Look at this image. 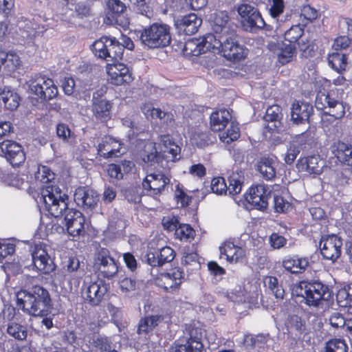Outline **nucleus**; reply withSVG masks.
Wrapping results in <instances>:
<instances>
[{
    "instance_id": "1",
    "label": "nucleus",
    "mask_w": 352,
    "mask_h": 352,
    "mask_svg": "<svg viewBox=\"0 0 352 352\" xmlns=\"http://www.w3.org/2000/svg\"><path fill=\"white\" fill-rule=\"evenodd\" d=\"M19 309L32 316H43L52 309L49 292L42 286L35 285L28 290L21 289L16 294Z\"/></svg>"
},
{
    "instance_id": "2",
    "label": "nucleus",
    "mask_w": 352,
    "mask_h": 352,
    "mask_svg": "<svg viewBox=\"0 0 352 352\" xmlns=\"http://www.w3.org/2000/svg\"><path fill=\"white\" fill-rule=\"evenodd\" d=\"M206 43H208L209 47H212L213 53L221 54L230 60H241L245 58L246 54L244 46L239 43L236 30L220 36L219 38L212 35H208Z\"/></svg>"
},
{
    "instance_id": "3",
    "label": "nucleus",
    "mask_w": 352,
    "mask_h": 352,
    "mask_svg": "<svg viewBox=\"0 0 352 352\" xmlns=\"http://www.w3.org/2000/svg\"><path fill=\"white\" fill-rule=\"evenodd\" d=\"M180 147L174 142L169 141L168 146L164 145V148L158 153L155 144L152 142H146L141 154L143 162L148 166L155 164L160 167H168V163L175 162L180 159Z\"/></svg>"
},
{
    "instance_id": "4",
    "label": "nucleus",
    "mask_w": 352,
    "mask_h": 352,
    "mask_svg": "<svg viewBox=\"0 0 352 352\" xmlns=\"http://www.w3.org/2000/svg\"><path fill=\"white\" fill-rule=\"evenodd\" d=\"M292 293L302 297L307 305L314 307H317L320 301H327L331 298L329 286L318 280L301 281L293 286Z\"/></svg>"
},
{
    "instance_id": "5",
    "label": "nucleus",
    "mask_w": 352,
    "mask_h": 352,
    "mask_svg": "<svg viewBox=\"0 0 352 352\" xmlns=\"http://www.w3.org/2000/svg\"><path fill=\"white\" fill-rule=\"evenodd\" d=\"M343 89H331L329 92H319L316 95L315 106L318 109L323 111L335 119L344 117L348 105L342 101Z\"/></svg>"
},
{
    "instance_id": "6",
    "label": "nucleus",
    "mask_w": 352,
    "mask_h": 352,
    "mask_svg": "<svg viewBox=\"0 0 352 352\" xmlns=\"http://www.w3.org/2000/svg\"><path fill=\"white\" fill-rule=\"evenodd\" d=\"M45 209L53 217L65 216V212L71 210L67 207L68 196L61 192L56 185L47 184L43 188L41 192Z\"/></svg>"
},
{
    "instance_id": "7",
    "label": "nucleus",
    "mask_w": 352,
    "mask_h": 352,
    "mask_svg": "<svg viewBox=\"0 0 352 352\" xmlns=\"http://www.w3.org/2000/svg\"><path fill=\"white\" fill-rule=\"evenodd\" d=\"M170 28L164 23H155L146 27L140 34V41L148 48L168 46L171 41Z\"/></svg>"
},
{
    "instance_id": "8",
    "label": "nucleus",
    "mask_w": 352,
    "mask_h": 352,
    "mask_svg": "<svg viewBox=\"0 0 352 352\" xmlns=\"http://www.w3.org/2000/svg\"><path fill=\"white\" fill-rule=\"evenodd\" d=\"M237 12L241 17L242 25L246 31L252 32L265 27V23L255 7L243 3L238 7Z\"/></svg>"
},
{
    "instance_id": "9",
    "label": "nucleus",
    "mask_w": 352,
    "mask_h": 352,
    "mask_svg": "<svg viewBox=\"0 0 352 352\" xmlns=\"http://www.w3.org/2000/svg\"><path fill=\"white\" fill-rule=\"evenodd\" d=\"M107 292V288L103 280L85 281L81 289V295L85 302L91 306L100 304Z\"/></svg>"
},
{
    "instance_id": "10",
    "label": "nucleus",
    "mask_w": 352,
    "mask_h": 352,
    "mask_svg": "<svg viewBox=\"0 0 352 352\" xmlns=\"http://www.w3.org/2000/svg\"><path fill=\"white\" fill-rule=\"evenodd\" d=\"M168 176L162 173L148 174L142 182V187L146 193L152 197L162 194L170 184Z\"/></svg>"
},
{
    "instance_id": "11",
    "label": "nucleus",
    "mask_w": 352,
    "mask_h": 352,
    "mask_svg": "<svg viewBox=\"0 0 352 352\" xmlns=\"http://www.w3.org/2000/svg\"><path fill=\"white\" fill-rule=\"evenodd\" d=\"M29 89L32 94L44 100H52L58 94L57 87L53 80L42 76L31 80Z\"/></svg>"
},
{
    "instance_id": "12",
    "label": "nucleus",
    "mask_w": 352,
    "mask_h": 352,
    "mask_svg": "<svg viewBox=\"0 0 352 352\" xmlns=\"http://www.w3.org/2000/svg\"><path fill=\"white\" fill-rule=\"evenodd\" d=\"M0 155L4 157L12 166H19L25 160L22 146L10 140H6L0 143Z\"/></svg>"
},
{
    "instance_id": "13",
    "label": "nucleus",
    "mask_w": 352,
    "mask_h": 352,
    "mask_svg": "<svg viewBox=\"0 0 352 352\" xmlns=\"http://www.w3.org/2000/svg\"><path fill=\"white\" fill-rule=\"evenodd\" d=\"M96 265L100 274L107 279H112L118 272V267L115 259L111 256L109 251L106 248H102L98 252Z\"/></svg>"
},
{
    "instance_id": "14",
    "label": "nucleus",
    "mask_w": 352,
    "mask_h": 352,
    "mask_svg": "<svg viewBox=\"0 0 352 352\" xmlns=\"http://www.w3.org/2000/svg\"><path fill=\"white\" fill-rule=\"evenodd\" d=\"M32 261L34 267L43 274H50L54 272L56 265L49 255L47 246L44 244L35 245L32 252Z\"/></svg>"
},
{
    "instance_id": "15",
    "label": "nucleus",
    "mask_w": 352,
    "mask_h": 352,
    "mask_svg": "<svg viewBox=\"0 0 352 352\" xmlns=\"http://www.w3.org/2000/svg\"><path fill=\"white\" fill-rule=\"evenodd\" d=\"M342 246V239L335 234L323 236L320 241V252L323 258L333 262L340 256Z\"/></svg>"
},
{
    "instance_id": "16",
    "label": "nucleus",
    "mask_w": 352,
    "mask_h": 352,
    "mask_svg": "<svg viewBox=\"0 0 352 352\" xmlns=\"http://www.w3.org/2000/svg\"><path fill=\"white\" fill-rule=\"evenodd\" d=\"M210 21L214 33L207 35H212L216 38L236 30L234 25L231 24L230 17L226 11L214 12L210 15Z\"/></svg>"
},
{
    "instance_id": "17",
    "label": "nucleus",
    "mask_w": 352,
    "mask_h": 352,
    "mask_svg": "<svg viewBox=\"0 0 352 352\" xmlns=\"http://www.w3.org/2000/svg\"><path fill=\"white\" fill-rule=\"evenodd\" d=\"M184 278V272L179 269H175L161 274L156 279V284L164 291L173 293L179 289Z\"/></svg>"
},
{
    "instance_id": "18",
    "label": "nucleus",
    "mask_w": 352,
    "mask_h": 352,
    "mask_svg": "<svg viewBox=\"0 0 352 352\" xmlns=\"http://www.w3.org/2000/svg\"><path fill=\"white\" fill-rule=\"evenodd\" d=\"M74 199L79 207L86 210H92L98 204L99 195L94 190L79 187L75 190Z\"/></svg>"
},
{
    "instance_id": "19",
    "label": "nucleus",
    "mask_w": 352,
    "mask_h": 352,
    "mask_svg": "<svg viewBox=\"0 0 352 352\" xmlns=\"http://www.w3.org/2000/svg\"><path fill=\"white\" fill-rule=\"evenodd\" d=\"M106 92L105 89L101 88L93 94L92 111L96 118L104 122L111 118V103L101 98Z\"/></svg>"
},
{
    "instance_id": "20",
    "label": "nucleus",
    "mask_w": 352,
    "mask_h": 352,
    "mask_svg": "<svg viewBox=\"0 0 352 352\" xmlns=\"http://www.w3.org/2000/svg\"><path fill=\"white\" fill-rule=\"evenodd\" d=\"M64 219L71 236H77L85 232V217L79 210L73 208L66 210Z\"/></svg>"
},
{
    "instance_id": "21",
    "label": "nucleus",
    "mask_w": 352,
    "mask_h": 352,
    "mask_svg": "<svg viewBox=\"0 0 352 352\" xmlns=\"http://www.w3.org/2000/svg\"><path fill=\"white\" fill-rule=\"evenodd\" d=\"M270 192L263 184H258L250 189L247 200L256 209L263 210L267 208Z\"/></svg>"
},
{
    "instance_id": "22",
    "label": "nucleus",
    "mask_w": 352,
    "mask_h": 352,
    "mask_svg": "<svg viewBox=\"0 0 352 352\" xmlns=\"http://www.w3.org/2000/svg\"><path fill=\"white\" fill-rule=\"evenodd\" d=\"M175 257V251L171 248L165 246L160 250L148 252L146 255V261L151 267H156L170 263Z\"/></svg>"
},
{
    "instance_id": "23",
    "label": "nucleus",
    "mask_w": 352,
    "mask_h": 352,
    "mask_svg": "<svg viewBox=\"0 0 352 352\" xmlns=\"http://www.w3.org/2000/svg\"><path fill=\"white\" fill-rule=\"evenodd\" d=\"M107 73L110 76L111 82L115 85H121L132 80L129 68L119 60L110 65Z\"/></svg>"
},
{
    "instance_id": "24",
    "label": "nucleus",
    "mask_w": 352,
    "mask_h": 352,
    "mask_svg": "<svg viewBox=\"0 0 352 352\" xmlns=\"http://www.w3.org/2000/svg\"><path fill=\"white\" fill-rule=\"evenodd\" d=\"M122 144L120 141L107 136L102 138L98 146V154L104 158H112L120 156Z\"/></svg>"
},
{
    "instance_id": "25",
    "label": "nucleus",
    "mask_w": 352,
    "mask_h": 352,
    "mask_svg": "<svg viewBox=\"0 0 352 352\" xmlns=\"http://www.w3.org/2000/svg\"><path fill=\"white\" fill-rule=\"evenodd\" d=\"M201 23V19L194 13L178 18L175 21L177 29L187 35H192L196 33Z\"/></svg>"
},
{
    "instance_id": "26",
    "label": "nucleus",
    "mask_w": 352,
    "mask_h": 352,
    "mask_svg": "<svg viewBox=\"0 0 352 352\" xmlns=\"http://www.w3.org/2000/svg\"><path fill=\"white\" fill-rule=\"evenodd\" d=\"M313 112L314 108L310 104L304 102H294L291 108L292 120L296 124L309 123Z\"/></svg>"
},
{
    "instance_id": "27",
    "label": "nucleus",
    "mask_w": 352,
    "mask_h": 352,
    "mask_svg": "<svg viewBox=\"0 0 352 352\" xmlns=\"http://www.w3.org/2000/svg\"><path fill=\"white\" fill-rule=\"evenodd\" d=\"M14 310L10 308L3 311L2 315L3 318H5L6 313H8L7 319L9 320L7 324L6 331L9 336L19 340H24L28 336L27 328L15 321L11 320L14 316Z\"/></svg>"
},
{
    "instance_id": "28",
    "label": "nucleus",
    "mask_w": 352,
    "mask_h": 352,
    "mask_svg": "<svg viewBox=\"0 0 352 352\" xmlns=\"http://www.w3.org/2000/svg\"><path fill=\"white\" fill-rule=\"evenodd\" d=\"M324 165V162L318 155H312L300 159L297 163V168L300 171L318 175L322 173Z\"/></svg>"
},
{
    "instance_id": "29",
    "label": "nucleus",
    "mask_w": 352,
    "mask_h": 352,
    "mask_svg": "<svg viewBox=\"0 0 352 352\" xmlns=\"http://www.w3.org/2000/svg\"><path fill=\"white\" fill-rule=\"evenodd\" d=\"M282 109L278 105H272L266 110L264 120L267 122L266 128L274 131L280 129L282 126L283 120Z\"/></svg>"
},
{
    "instance_id": "30",
    "label": "nucleus",
    "mask_w": 352,
    "mask_h": 352,
    "mask_svg": "<svg viewBox=\"0 0 352 352\" xmlns=\"http://www.w3.org/2000/svg\"><path fill=\"white\" fill-rule=\"evenodd\" d=\"M331 153L340 163L352 166V146L342 142H334L331 146Z\"/></svg>"
},
{
    "instance_id": "31",
    "label": "nucleus",
    "mask_w": 352,
    "mask_h": 352,
    "mask_svg": "<svg viewBox=\"0 0 352 352\" xmlns=\"http://www.w3.org/2000/svg\"><path fill=\"white\" fill-rule=\"evenodd\" d=\"M208 35H206L201 40L190 39L188 40L184 46L183 51L188 56H199L208 51L212 52V47H209L206 43Z\"/></svg>"
},
{
    "instance_id": "32",
    "label": "nucleus",
    "mask_w": 352,
    "mask_h": 352,
    "mask_svg": "<svg viewBox=\"0 0 352 352\" xmlns=\"http://www.w3.org/2000/svg\"><path fill=\"white\" fill-rule=\"evenodd\" d=\"M283 267L292 274L302 273L309 266L307 258L298 256H289L283 261Z\"/></svg>"
},
{
    "instance_id": "33",
    "label": "nucleus",
    "mask_w": 352,
    "mask_h": 352,
    "mask_svg": "<svg viewBox=\"0 0 352 352\" xmlns=\"http://www.w3.org/2000/svg\"><path fill=\"white\" fill-rule=\"evenodd\" d=\"M219 251L221 257L224 256L226 261L230 263H236L244 256V250L231 241H226L219 247Z\"/></svg>"
},
{
    "instance_id": "34",
    "label": "nucleus",
    "mask_w": 352,
    "mask_h": 352,
    "mask_svg": "<svg viewBox=\"0 0 352 352\" xmlns=\"http://www.w3.org/2000/svg\"><path fill=\"white\" fill-rule=\"evenodd\" d=\"M164 317L161 314L150 315L142 318L138 324V333L147 335L153 331L162 321Z\"/></svg>"
},
{
    "instance_id": "35",
    "label": "nucleus",
    "mask_w": 352,
    "mask_h": 352,
    "mask_svg": "<svg viewBox=\"0 0 352 352\" xmlns=\"http://www.w3.org/2000/svg\"><path fill=\"white\" fill-rule=\"evenodd\" d=\"M232 118L226 109H220L213 112L210 116V127L213 131H221L229 123Z\"/></svg>"
},
{
    "instance_id": "36",
    "label": "nucleus",
    "mask_w": 352,
    "mask_h": 352,
    "mask_svg": "<svg viewBox=\"0 0 352 352\" xmlns=\"http://www.w3.org/2000/svg\"><path fill=\"white\" fill-rule=\"evenodd\" d=\"M17 27V34L22 40H32L36 36L38 25L35 22L29 19H21L18 21Z\"/></svg>"
},
{
    "instance_id": "37",
    "label": "nucleus",
    "mask_w": 352,
    "mask_h": 352,
    "mask_svg": "<svg viewBox=\"0 0 352 352\" xmlns=\"http://www.w3.org/2000/svg\"><path fill=\"white\" fill-rule=\"evenodd\" d=\"M20 62V58L16 53L0 52L1 67L3 66L8 72H12L16 70Z\"/></svg>"
},
{
    "instance_id": "38",
    "label": "nucleus",
    "mask_w": 352,
    "mask_h": 352,
    "mask_svg": "<svg viewBox=\"0 0 352 352\" xmlns=\"http://www.w3.org/2000/svg\"><path fill=\"white\" fill-rule=\"evenodd\" d=\"M228 192L230 195H236L241 192L245 182V177L243 171L233 172L228 177Z\"/></svg>"
},
{
    "instance_id": "39",
    "label": "nucleus",
    "mask_w": 352,
    "mask_h": 352,
    "mask_svg": "<svg viewBox=\"0 0 352 352\" xmlns=\"http://www.w3.org/2000/svg\"><path fill=\"white\" fill-rule=\"evenodd\" d=\"M287 329L292 336H294L296 338H300L305 333V323L300 317L293 315L289 318Z\"/></svg>"
},
{
    "instance_id": "40",
    "label": "nucleus",
    "mask_w": 352,
    "mask_h": 352,
    "mask_svg": "<svg viewBox=\"0 0 352 352\" xmlns=\"http://www.w3.org/2000/svg\"><path fill=\"white\" fill-rule=\"evenodd\" d=\"M112 45L111 37L102 36L91 45L94 54L100 58L107 59V48Z\"/></svg>"
},
{
    "instance_id": "41",
    "label": "nucleus",
    "mask_w": 352,
    "mask_h": 352,
    "mask_svg": "<svg viewBox=\"0 0 352 352\" xmlns=\"http://www.w3.org/2000/svg\"><path fill=\"white\" fill-rule=\"evenodd\" d=\"M112 45L110 47L107 48V61H118L122 58L123 56V46L117 41L116 38L111 37Z\"/></svg>"
},
{
    "instance_id": "42",
    "label": "nucleus",
    "mask_w": 352,
    "mask_h": 352,
    "mask_svg": "<svg viewBox=\"0 0 352 352\" xmlns=\"http://www.w3.org/2000/svg\"><path fill=\"white\" fill-rule=\"evenodd\" d=\"M204 345L201 342L186 340L185 344H177L171 348V352H201Z\"/></svg>"
},
{
    "instance_id": "43",
    "label": "nucleus",
    "mask_w": 352,
    "mask_h": 352,
    "mask_svg": "<svg viewBox=\"0 0 352 352\" xmlns=\"http://www.w3.org/2000/svg\"><path fill=\"white\" fill-rule=\"evenodd\" d=\"M258 170L267 180L272 179L276 176V170L272 159H262L258 165Z\"/></svg>"
},
{
    "instance_id": "44",
    "label": "nucleus",
    "mask_w": 352,
    "mask_h": 352,
    "mask_svg": "<svg viewBox=\"0 0 352 352\" xmlns=\"http://www.w3.org/2000/svg\"><path fill=\"white\" fill-rule=\"evenodd\" d=\"M240 136L238 124L231 122L229 127L225 131H221L219 133L220 140L227 144L237 140Z\"/></svg>"
},
{
    "instance_id": "45",
    "label": "nucleus",
    "mask_w": 352,
    "mask_h": 352,
    "mask_svg": "<svg viewBox=\"0 0 352 352\" xmlns=\"http://www.w3.org/2000/svg\"><path fill=\"white\" fill-rule=\"evenodd\" d=\"M265 287H267L277 299H283L285 290L282 285L279 284L278 279L274 276H267L264 280Z\"/></svg>"
},
{
    "instance_id": "46",
    "label": "nucleus",
    "mask_w": 352,
    "mask_h": 352,
    "mask_svg": "<svg viewBox=\"0 0 352 352\" xmlns=\"http://www.w3.org/2000/svg\"><path fill=\"white\" fill-rule=\"evenodd\" d=\"M328 63L329 65L338 73L344 71L347 65L346 56L340 53L329 55Z\"/></svg>"
},
{
    "instance_id": "47",
    "label": "nucleus",
    "mask_w": 352,
    "mask_h": 352,
    "mask_svg": "<svg viewBox=\"0 0 352 352\" xmlns=\"http://www.w3.org/2000/svg\"><path fill=\"white\" fill-rule=\"evenodd\" d=\"M1 100L8 109L13 111L19 107L20 98L19 95L13 91L3 90Z\"/></svg>"
},
{
    "instance_id": "48",
    "label": "nucleus",
    "mask_w": 352,
    "mask_h": 352,
    "mask_svg": "<svg viewBox=\"0 0 352 352\" xmlns=\"http://www.w3.org/2000/svg\"><path fill=\"white\" fill-rule=\"evenodd\" d=\"M296 52V47L294 44L283 43L279 49L278 53V61L282 64L289 63L294 56Z\"/></svg>"
},
{
    "instance_id": "49",
    "label": "nucleus",
    "mask_w": 352,
    "mask_h": 352,
    "mask_svg": "<svg viewBox=\"0 0 352 352\" xmlns=\"http://www.w3.org/2000/svg\"><path fill=\"white\" fill-rule=\"evenodd\" d=\"M336 300L340 307H352V286L340 289L336 295Z\"/></svg>"
},
{
    "instance_id": "50",
    "label": "nucleus",
    "mask_w": 352,
    "mask_h": 352,
    "mask_svg": "<svg viewBox=\"0 0 352 352\" xmlns=\"http://www.w3.org/2000/svg\"><path fill=\"white\" fill-rule=\"evenodd\" d=\"M194 234V230L188 224L179 223L175 232L176 237L180 240H188L193 239Z\"/></svg>"
},
{
    "instance_id": "51",
    "label": "nucleus",
    "mask_w": 352,
    "mask_h": 352,
    "mask_svg": "<svg viewBox=\"0 0 352 352\" xmlns=\"http://www.w3.org/2000/svg\"><path fill=\"white\" fill-rule=\"evenodd\" d=\"M143 112L146 116H150L151 118H157L160 120L164 119L167 117V120H172L173 115L157 108L151 107V106L146 105L142 109Z\"/></svg>"
},
{
    "instance_id": "52",
    "label": "nucleus",
    "mask_w": 352,
    "mask_h": 352,
    "mask_svg": "<svg viewBox=\"0 0 352 352\" xmlns=\"http://www.w3.org/2000/svg\"><path fill=\"white\" fill-rule=\"evenodd\" d=\"M67 5H71V8L69 9L71 10H74L77 16L80 18L87 17L90 15V8L85 5L84 3H78L76 4L73 3V0H64Z\"/></svg>"
},
{
    "instance_id": "53",
    "label": "nucleus",
    "mask_w": 352,
    "mask_h": 352,
    "mask_svg": "<svg viewBox=\"0 0 352 352\" xmlns=\"http://www.w3.org/2000/svg\"><path fill=\"white\" fill-rule=\"evenodd\" d=\"M303 30L299 25H293L285 33V39L289 43L294 44L301 38Z\"/></svg>"
},
{
    "instance_id": "54",
    "label": "nucleus",
    "mask_w": 352,
    "mask_h": 352,
    "mask_svg": "<svg viewBox=\"0 0 352 352\" xmlns=\"http://www.w3.org/2000/svg\"><path fill=\"white\" fill-rule=\"evenodd\" d=\"M325 352H347V346L343 340H331L327 343Z\"/></svg>"
},
{
    "instance_id": "55",
    "label": "nucleus",
    "mask_w": 352,
    "mask_h": 352,
    "mask_svg": "<svg viewBox=\"0 0 352 352\" xmlns=\"http://www.w3.org/2000/svg\"><path fill=\"white\" fill-rule=\"evenodd\" d=\"M211 189L214 193L222 195L228 191V187L223 177H214L211 182Z\"/></svg>"
},
{
    "instance_id": "56",
    "label": "nucleus",
    "mask_w": 352,
    "mask_h": 352,
    "mask_svg": "<svg viewBox=\"0 0 352 352\" xmlns=\"http://www.w3.org/2000/svg\"><path fill=\"white\" fill-rule=\"evenodd\" d=\"M285 4L283 0H272V5L270 8V16L278 21V17L283 13Z\"/></svg>"
},
{
    "instance_id": "57",
    "label": "nucleus",
    "mask_w": 352,
    "mask_h": 352,
    "mask_svg": "<svg viewBox=\"0 0 352 352\" xmlns=\"http://www.w3.org/2000/svg\"><path fill=\"white\" fill-rule=\"evenodd\" d=\"M192 140L199 147H204L211 141L210 135L208 132L197 131L192 135Z\"/></svg>"
},
{
    "instance_id": "58",
    "label": "nucleus",
    "mask_w": 352,
    "mask_h": 352,
    "mask_svg": "<svg viewBox=\"0 0 352 352\" xmlns=\"http://www.w3.org/2000/svg\"><path fill=\"white\" fill-rule=\"evenodd\" d=\"M162 226L164 230L172 232L176 230L179 225L177 217L175 216L164 217L162 220Z\"/></svg>"
},
{
    "instance_id": "59",
    "label": "nucleus",
    "mask_w": 352,
    "mask_h": 352,
    "mask_svg": "<svg viewBox=\"0 0 352 352\" xmlns=\"http://www.w3.org/2000/svg\"><path fill=\"white\" fill-rule=\"evenodd\" d=\"M349 170L344 172L340 171H331L330 172V179L332 182H334L336 185H344L348 182L347 173Z\"/></svg>"
},
{
    "instance_id": "60",
    "label": "nucleus",
    "mask_w": 352,
    "mask_h": 352,
    "mask_svg": "<svg viewBox=\"0 0 352 352\" xmlns=\"http://www.w3.org/2000/svg\"><path fill=\"white\" fill-rule=\"evenodd\" d=\"M15 252V245L5 241H0V263L9 255Z\"/></svg>"
},
{
    "instance_id": "61",
    "label": "nucleus",
    "mask_w": 352,
    "mask_h": 352,
    "mask_svg": "<svg viewBox=\"0 0 352 352\" xmlns=\"http://www.w3.org/2000/svg\"><path fill=\"white\" fill-rule=\"evenodd\" d=\"M300 16L308 22H311L318 17V11L309 5H305L301 8Z\"/></svg>"
},
{
    "instance_id": "62",
    "label": "nucleus",
    "mask_w": 352,
    "mask_h": 352,
    "mask_svg": "<svg viewBox=\"0 0 352 352\" xmlns=\"http://www.w3.org/2000/svg\"><path fill=\"white\" fill-rule=\"evenodd\" d=\"M120 288L124 293H128L135 290L137 282L131 278H124L120 283Z\"/></svg>"
},
{
    "instance_id": "63",
    "label": "nucleus",
    "mask_w": 352,
    "mask_h": 352,
    "mask_svg": "<svg viewBox=\"0 0 352 352\" xmlns=\"http://www.w3.org/2000/svg\"><path fill=\"white\" fill-rule=\"evenodd\" d=\"M36 178L43 183H48L51 179H54V173L47 167L42 166L41 168L38 169Z\"/></svg>"
},
{
    "instance_id": "64",
    "label": "nucleus",
    "mask_w": 352,
    "mask_h": 352,
    "mask_svg": "<svg viewBox=\"0 0 352 352\" xmlns=\"http://www.w3.org/2000/svg\"><path fill=\"white\" fill-rule=\"evenodd\" d=\"M329 320L330 324L335 328L342 327L345 326L346 324V319L339 312L332 313Z\"/></svg>"
}]
</instances>
